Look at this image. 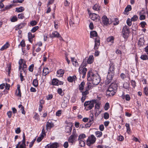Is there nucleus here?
<instances>
[{
  "label": "nucleus",
  "mask_w": 148,
  "mask_h": 148,
  "mask_svg": "<svg viewBox=\"0 0 148 148\" xmlns=\"http://www.w3.org/2000/svg\"><path fill=\"white\" fill-rule=\"evenodd\" d=\"M88 81H91L92 84L94 85H98L100 81V78L98 74H94L92 71H90L87 75Z\"/></svg>",
  "instance_id": "f257e3e1"
},
{
  "label": "nucleus",
  "mask_w": 148,
  "mask_h": 148,
  "mask_svg": "<svg viewBox=\"0 0 148 148\" xmlns=\"http://www.w3.org/2000/svg\"><path fill=\"white\" fill-rule=\"evenodd\" d=\"M118 86L115 83H112L106 91V96L108 97L112 96L115 94L117 89Z\"/></svg>",
  "instance_id": "f03ea898"
},
{
  "label": "nucleus",
  "mask_w": 148,
  "mask_h": 148,
  "mask_svg": "<svg viewBox=\"0 0 148 148\" xmlns=\"http://www.w3.org/2000/svg\"><path fill=\"white\" fill-rule=\"evenodd\" d=\"M85 62V61L82 62L79 69V72L81 75H82V77L83 78L85 77L87 71V69L85 68L86 66V65Z\"/></svg>",
  "instance_id": "7ed1b4c3"
},
{
  "label": "nucleus",
  "mask_w": 148,
  "mask_h": 148,
  "mask_svg": "<svg viewBox=\"0 0 148 148\" xmlns=\"http://www.w3.org/2000/svg\"><path fill=\"white\" fill-rule=\"evenodd\" d=\"M122 32L123 37L125 39H127L128 37L130 32L129 28L125 25L122 28Z\"/></svg>",
  "instance_id": "20e7f679"
},
{
  "label": "nucleus",
  "mask_w": 148,
  "mask_h": 148,
  "mask_svg": "<svg viewBox=\"0 0 148 148\" xmlns=\"http://www.w3.org/2000/svg\"><path fill=\"white\" fill-rule=\"evenodd\" d=\"M96 138L93 135H92L88 137L86 140V144L90 146L91 145L94 144L96 141Z\"/></svg>",
  "instance_id": "39448f33"
},
{
  "label": "nucleus",
  "mask_w": 148,
  "mask_h": 148,
  "mask_svg": "<svg viewBox=\"0 0 148 148\" xmlns=\"http://www.w3.org/2000/svg\"><path fill=\"white\" fill-rule=\"evenodd\" d=\"M109 68L108 74L114 76V74L115 64L113 63H110L109 64Z\"/></svg>",
  "instance_id": "423d86ee"
},
{
  "label": "nucleus",
  "mask_w": 148,
  "mask_h": 148,
  "mask_svg": "<svg viewBox=\"0 0 148 148\" xmlns=\"http://www.w3.org/2000/svg\"><path fill=\"white\" fill-rule=\"evenodd\" d=\"M94 57L92 55L90 56L88 58H86L84 59L83 60V62L84 61H86L85 64L86 65L88 64H91L93 62Z\"/></svg>",
  "instance_id": "0eeeda50"
},
{
  "label": "nucleus",
  "mask_w": 148,
  "mask_h": 148,
  "mask_svg": "<svg viewBox=\"0 0 148 148\" xmlns=\"http://www.w3.org/2000/svg\"><path fill=\"white\" fill-rule=\"evenodd\" d=\"M97 102V100L95 99L92 100L91 101V102L90 103L88 106L86 107L85 109L86 110H88L91 109L94 106V104Z\"/></svg>",
  "instance_id": "6e6552de"
},
{
  "label": "nucleus",
  "mask_w": 148,
  "mask_h": 148,
  "mask_svg": "<svg viewBox=\"0 0 148 148\" xmlns=\"http://www.w3.org/2000/svg\"><path fill=\"white\" fill-rule=\"evenodd\" d=\"M82 92V97L81 98V99L82 102L83 103L84 102L86 98V95L89 94V92L88 90H86L84 91L83 92L82 91V92Z\"/></svg>",
  "instance_id": "1a4fd4ad"
},
{
  "label": "nucleus",
  "mask_w": 148,
  "mask_h": 148,
  "mask_svg": "<svg viewBox=\"0 0 148 148\" xmlns=\"http://www.w3.org/2000/svg\"><path fill=\"white\" fill-rule=\"evenodd\" d=\"M91 19L93 21H97L100 19V17L98 15L95 13H93L90 15Z\"/></svg>",
  "instance_id": "9d476101"
},
{
  "label": "nucleus",
  "mask_w": 148,
  "mask_h": 148,
  "mask_svg": "<svg viewBox=\"0 0 148 148\" xmlns=\"http://www.w3.org/2000/svg\"><path fill=\"white\" fill-rule=\"evenodd\" d=\"M114 77L113 75L110 74H108L107 78L105 81V84L106 85H108L112 81V78Z\"/></svg>",
  "instance_id": "9b49d317"
},
{
  "label": "nucleus",
  "mask_w": 148,
  "mask_h": 148,
  "mask_svg": "<svg viewBox=\"0 0 148 148\" xmlns=\"http://www.w3.org/2000/svg\"><path fill=\"white\" fill-rule=\"evenodd\" d=\"M72 129V125L71 123H69L66 126L65 132L66 133H71Z\"/></svg>",
  "instance_id": "f8f14e48"
},
{
  "label": "nucleus",
  "mask_w": 148,
  "mask_h": 148,
  "mask_svg": "<svg viewBox=\"0 0 148 148\" xmlns=\"http://www.w3.org/2000/svg\"><path fill=\"white\" fill-rule=\"evenodd\" d=\"M95 44L94 46V49L96 51L98 49L100 45V40L98 37H97L95 40Z\"/></svg>",
  "instance_id": "ddd939ff"
},
{
  "label": "nucleus",
  "mask_w": 148,
  "mask_h": 148,
  "mask_svg": "<svg viewBox=\"0 0 148 148\" xmlns=\"http://www.w3.org/2000/svg\"><path fill=\"white\" fill-rule=\"evenodd\" d=\"M59 144L58 143H54L47 145L46 147L48 148H57Z\"/></svg>",
  "instance_id": "4468645a"
},
{
  "label": "nucleus",
  "mask_w": 148,
  "mask_h": 148,
  "mask_svg": "<svg viewBox=\"0 0 148 148\" xmlns=\"http://www.w3.org/2000/svg\"><path fill=\"white\" fill-rule=\"evenodd\" d=\"M25 62L23 59H20L18 62V64L19 65V70L20 72H22V69H21V68H23V65L24 63Z\"/></svg>",
  "instance_id": "2eb2a0df"
},
{
  "label": "nucleus",
  "mask_w": 148,
  "mask_h": 148,
  "mask_svg": "<svg viewBox=\"0 0 148 148\" xmlns=\"http://www.w3.org/2000/svg\"><path fill=\"white\" fill-rule=\"evenodd\" d=\"M64 73V70L62 69H60L57 71V75L58 77H62L63 76Z\"/></svg>",
  "instance_id": "dca6fc26"
},
{
  "label": "nucleus",
  "mask_w": 148,
  "mask_h": 148,
  "mask_svg": "<svg viewBox=\"0 0 148 148\" xmlns=\"http://www.w3.org/2000/svg\"><path fill=\"white\" fill-rule=\"evenodd\" d=\"M102 22L105 25H106L109 24V20L106 16H104L102 18Z\"/></svg>",
  "instance_id": "f3484780"
},
{
  "label": "nucleus",
  "mask_w": 148,
  "mask_h": 148,
  "mask_svg": "<svg viewBox=\"0 0 148 148\" xmlns=\"http://www.w3.org/2000/svg\"><path fill=\"white\" fill-rule=\"evenodd\" d=\"M68 81L70 82H72L73 81L75 82V80H76L77 78L76 76L73 75V76H69L67 78Z\"/></svg>",
  "instance_id": "a211bd4d"
},
{
  "label": "nucleus",
  "mask_w": 148,
  "mask_h": 148,
  "mask_svg": "<svg viewBox=\"0 0 148 148\" xmlns=\"http://www.w3.org/2000/svg\"><path fill=\"white\" fill-rule=\"evenodd\" d=\"M26 24L23 23H21L19 25L16 26L15 30H18L21 29L24 26L26 25Z\"/></svg>",
  "instance_id": "6ab92c4d"
},
{
  "label": "nucleus",
  "mask_w": 148,
  "mask_h": 148,
  "mask_svg": "<svg viewBox=\"0 0 148 148\" xmlns=\"http://www.w3.org/2000/svg\"><path fill=\"white\" fill-rule=\"evenodd\" d=\"M145 40L144 38H140L138 42V45L139 47H141L144 45Z\"/></svg>",
  "instance_id": "aec40b11"
},
{
  "label": "nucleus",
  "mask_w": 148,
  "mask_h": 148,
  "mask_svg": "<svg viewBox=\"0 0 148 148\" xmlns=\"http://www.w3.org/2000/svg\"><path fill=\"white\" fill-rule=\"evenodd\" d=\"M85 84V82L84 81H82L79 85V88L80 92H82V91H83L84 89Z\"/></svg>",
  "instance_id": "412c9836"
},
{
  "label": "nucleus",
  "mask_w": 148,
  "mask_h": 148,
  "mask_svg": "<svg viewBox=\"0 0 148 148\" xmlns=\"http://www.w3.org/2000/svg\"><path fill=\"white\" fill-rule=\"evenodd\" d=\"M54 126V124L53 123H52L51 122H50L49 121H48L46 124V129L47 130L48 129L50 130V129L52 127Z\"/></svg>",
  "instance_id": "4be33fe9"
},
{
  "label": "nucleus",
  "mask_w": 148,
  "mask_h": 148,
  "mask_svg": "<svg viewBox=\"0 0 148 148\" xmlns=\"http://www.w3.org/2000/svg\"><path fill=\"white\" fill-rule=\"evenodd\" d=\"M51 37H60V35L57 31L53 32L51 35Z\"/></svg>",
  "instance_id": "5701e85b"
},
{
  "label": "nucleus",
  "mask_w": 148,
  "mask_h": 148,
  "mask_svg": "<svg viewBox=\"0 0 148 148\" xmlns=\"http://www.w3.org/2000/svg\"><path fill=\"white\" fill-rule=\"evenodd\" d=\"M15 94L17 96L19 97H21V93L19 86L17 87V90H16V91L15 92Z\"/></svg>",
  "instance_id": "b1692460"
},
{
  "label": "nucleus",
  "mask_w": 148,
  "mask_h": 148,
  "mask_svg": "<svg viewBox=\"0 0 148 148\" xmlns=\"http://www.w3.org/2000/svg\"><path fill=\"white\" fill-rule=\"evenodd\" d=\"M33 118L36 122H38L40 120L39 116L38 114L36 112H34V116Z\"/></svg>",
  "instance_id": "393cba45"
},
{
  "label": "nucleus",
  "mask_w": 148,
  "mask_h": 148,
  "mask_svg": "<svg viewBox=\"0 0 148 148\" xmlns=\"http://www.w3.org/2000/svg\"><path fill=\"white\" fill-rule=\"evenodd\" d=\"M131 10L132 7L131 5H127L125 9L124 14H127V12Z\"/></svg>",
  "instance_id": "a878e982"
},
{
  "label": "nucleus",
  "mask_w": 148,
  "mask_h": 148,
  "mask_svg": "<svg viewBox=\"0 0 148 148\" xmlns=\"http://www.w3.org/2000/svg\"><path fill=\"white\" fill-rule=\"evenodd\" d=\"M92 85L91 83L87 82L85 87V89L88 90H89L92 88Z\"/></svg>",
  "instance_id": "bb28decb"
},
{
  "label": "nucleus",
  "mask_w": 148,
  "mask_h": 148,
  "mask_svg": "<svg viewBox=\"0 0 148 148\" xmlns=\"http://www.w3.org/2000/svg\"><path fill=\"white\" fill-rule=\"evenodd\" d=\"M49 71L48 68H44L43 70V75L46 76L49 73Z\"/></svg>",
  "instance_id": "cd10ccee"
},
{
  "label": "nucleus",
  "mask_w": 148,
  "mask_h": 148,
  "mask_svg": "<svg viewBox=\"0 0 148 148\" xmlns=\"http://www.w3.org/2000/svg\"><path fill=\"white\" fill-rule=\"evenodd\" d=\"M10 46L8 43L7 42L1 48L0 50L2 51L8 48Z\"/></svg>",
  "instance_id": "c85d7f7f"
},
{
  "label": "nucleus",
  "mask_w": 148,
  "mask_h": 148,
  "mask_svg": "<svg viewBox=\"0 0 148 148\" xmlns=\"http://www.w3.org/2000/svg\"><path fill=\"white\" fill-rule=\"evenodd\" d=\"M90 38L92 37H97V34L96 32L93 31L91 32L90 33Z\"/></svg>",
  "instance_id": "c756f323"
},
{
  "label": "nucleus",
  "mask_w": 148,
  "mask_h": 148,
  "mask_svg": "<svg viewBox=\"0 0 148 148\" xmlns=\"http://www.w3.org/2000/svg\"><path fill=\"white\" fill-rule=\"evenodd\" d=\"M59 80L57 79H53L52 82L53 85L58 86L59 85Z\"/></svg>",
  "instance_id": "7c9ffc66"
},
{
  "label": "nucleus",
  "mask_w": 148,
  "mask_h": 148,
  "mask_svg": "<svg viewBox=\"0 0 148 148\" xmlns=\"http://www.w3.org/2000/svg\"><path fill=\"white\" fill-rule=\"evenodd\" d=\"M28 38L29 41L31 42H32V38L34 37L32 36V34L31 32H29L28 33Z\"/></svg>",
  "instance_id": "2f4dec72"
},
{
  "label": "nucleus",
  "mask_w": 148,
  "mask_h": 148,
  "mask_svg": "<svg viewBox=\"0 0 148 148\" xmlns=\"http://www.w3.org/2000/svg\"><path fill=\"white\" fill-rule=\"evenodd\" d=\"M32 84L35 87H37L38 85V80L36 79L33 80L32 82Z\"/></svg>",
  "instance_id": "473e14b6"
},
{
  "label": "nucleus",
  "mask_w": 148,
  "mask_h": 148,
  "mask_svg": "<svg viewBox=\"0 0 148 148\" xmlns=\"http://www.w3.org/2000/svg\"><path fill=\"white\" fill-rule=\"evenodd\" d=\"M16 11L17 12H21L24 10V8L22 7H20L19 8H16Z\"/></svg>",
  "instance_id": "72a5a7b5"
},
{
  "label": "nucleus",
  "mask_w": 148,
  "mask_h": 148,
  "mask_svg": "<svg viewBox=\"0 0 148 148\" xmlns=\"http://www.w3.org/2000/svg\"><path fill=\"white\" fill-rule=\"evenodd\" d=\"M73 136L71 135L69 138V143H73L74 142L75 138L73 137Z\"/></svg>",
  "instance_id": "f704fd0d"
},
{
  "label": "nucleus",
  "mask_w": 148,
  "mask_h": 148,
  "mask_svg": "<svg viewBox=\"0 0 148 148\" xmlns=\"http://www.w3.org/2000/svg\"><path fill=\"white\" fill-rule=\"evenodd\" d=\"M86 136L84 134H80L78 138V140H83V139L86 138Z\"/></svg>",
  "instance_id": "c9c22d12"
},
{
  "label": "nucleus",
  "mask_w": 148,
  "mask_h": 148,
  "mask_svg": "<svg viewBox=\"0 0 148 148\" xmlns=\"http://www.w3.org/2000/svg\"><path fill=\"white\" fill-rule=\"evenodd\" d=\"M11 69V65L9 64L6 67V70L7 71V72L8 74L9 75L10 73V70Z\"/></svg>",
  "instance_id": "e433bc0d"
},
{
  "label": "nucleus",
  "mask_w": 148,
  "mask_h": 148,
  "mask_svg": "<svg viewBox=\"0 0 148 148\" xmlns=\"http://www.w3.org/2000/svg\"><path fill=\"white\" fill-rule=\"evenodd\" d=\"M114 40V38L112 36L109 37L107 38V41L108 42H113Z\"/></svg>",
  "instance_id": "4c0bfd02"
},
{
  "label": "nucleus",
  "mask_w": 148,
  "mask_h": 148,
  "mask_svg": "<svg viewBox=\"0 0 148 148\" xmlns=\"http://www.w3.org/2000/svg\"><path fill=\"white\" fill-rule=\"evenodd\" d=\"M140 58L143 60H148V56L146 55H142L140 56Z\"/></svg>",
  "instance_id": "58836bf2"
},
{
  "label": "nucleus",
  "mask_w": 148,
  "mask_h": 148,
  "mask_svg": "<svg viewBox=\"0 0 148 148\" xmlns=\"http://www.w3.org/2000/svg\"><path fill=\"white\" fill-rule=\"evenodd\" d=\"M95 134L97 137H101L102 134V132L100 131H96L95 132Z\"/></svg>",
  "instance_id": "ea45409f"
},
{
  "label": "nucleus",
  "mask_w": 148,
  "mask_h": 148,
  "mask_svg": "<svg viewBox=\"0 0 148 148\" xmlns=\"http://www.w3.org/2000/svg\"><path fill=\"white\" fill-rule=\"evenodd\" d=\"M75 131V129H73L72 134L71 135L75 139H76L77 136V135Z\"/></svg>",
  "instance_id": "a19ab883"
},
{
  "label": "nucleus",
  "mask_w": 148,
  "mask_h": 148,
  "mask_svg": "<svg viewBox=\"0 0 148 148\" xmlns=\"http://www.w3.org/2000/svg\"><path fill=\"white\" fill-rule=\"evenodd\" d=\"M123 88L125 89H128L130 87V85L129 83L125 82L123 84Z\"/></svg>",
  "instance_id": "79ce46f5"
},
{
  "label": "nucleus",
  "mask_w": 148,
  "mask_h": 148,
  "mask_svg": "<svg viewBox=\"0 0 148 148\" xmlns=\"http://www.w3.org/2000/svg\"><path fill=\"white\" fill-rule=\"evenodd\" d=\"M138 19V16L136 15H134L133 17L131 18V20L132 21H136Z\"/></svg>",
  "instance_id": "37998d69"
},
{
  "label": "nucleus",
  "mask_w": 148,
  "mask_h": 148,
  "mask_svg": "<svg viewBox=\"0 0 148 148\" xmlns=\"http://www.w3.org/2000/svg\"><path fill=\"white\" fill-rule=\"evenodd\" d=\"M23 139L22 141V144H22L23 145H24L26 146V145L25 144V133L24 132L23 133Z\"/></svg>",
  "instance_id": "c03bdc74"
},
{
  "label": "nucleus",
  "mask_w": 148,
  "mask_h": 148,
  "mask_svg": "<svg viewBox=\"0 0 148 148\" xmlns=\"http://www.w3.org/2000/svg\"><path fill=\"white\" fill-rule=\"evenodd\" d=\"M85 143L83 140H79V146L82 147L85 146Z\"/></svg>",
  "instance_id": "a18cd8bd"
},
{
  "label": "nucleus",
  "mask_w": 148,
  "mask_h": 148,
  "mask_svg": "<svg viewBox=\"0 0 148 148\" xmlns=\"http://www.w3.org/2000/svg\"><path fill=\"white\" fill-rule=\"evenodd\" d=\"M132 21L130 18H128L127 20V24L129 26H130L132 24Z\"/></svg>",
  "instance_id": "49530a36"
},
{
  "label": "nucleus",
  "mask_w": 148,
  "mask_h": 148,
  "mask_svg": "<svg viewBox=\"0 0 148 148\" xmlns=\"http://www.w3.org/2000/svg\"><path fill=\"white\" fill-rule=\"evenodd\" d=\"M21 69H22V71H23L24 72L25 71V70H27V66L26 64V62L24 63L23 65V68H21Z\"/></svg>",
  "instance_id": "de8ad7c7"
},
{
  "label": "nucleus",
  "mask_w": 148,
  "mask_h": 148,
  "mask_svg": "<svg viewBox=\"0 0 148 148\" xmlns=\"http://www.w3.org/2000/svg\"><path fill=\"white\" fill-rule=\"evenodd\" d=\"M34 65L33 64H32L30 65L28 68V70L30 72H32L34 69Z\"/></svg>",
  "instance_id": "09e8293b"
},
{
  "label": "nucleus",
  "mask_w": 148,
  "mask_h": 148,
  "mask_svg": "<svg viewBox=\"0 0 148 148\" xmlns=\"http://www.w3.org/2000/svg\"><path fill=\"white\" fill-rule=\"evenodd\" d=\"M39 27L38 26H36L33 27L31 30L32 32L34 33L35 32L37 29H38Z\"/></svg>",
  "instance_id": "8fccbe9b"
},
{
  "label": "nucleus",
  "mask_w": 148,
  "mask_h": 148,
  "mask_svg": "<svg viewBox=\"0 0 148 148\" xmlns=\"http://www.w3.org/2000/svg\"><path fill=\"white\" fill-rule=\"evenodd\" d=\"M93 9L94 10L98 11L99 10V6L97 4H96L93 6Z\"/></svg>",
  "instance_id": "3c124183"
},
{
  "label": "nucleus",
  "mask_w": 148,
  "mask_h": 148,
  "mask_svg": "<svg viewBox=\"0 0 148 148\" xmlns=\"http://www.w3.org/2000/svg\"><path fill=\"white\" fill-rule=\"evenodd\" d=\"M144 92L146 96H148V87H145L144 88Z\"/></svg>",
  "instance_id": "603ef678"
},
{
  "label": "nucleus",
  "mask_w": 148,
  "mask_h": 148,
  "mask_svg": "<svg viewBox=\"0 0 148 148\" xmlns=\"http://www.w3.org/2000/svg\"><path fill=\"white\" fill-rule=\"evenodd\" d=\"M109 117V114L108 112H105L104 114V118L106 119H108Z\"/></svg>",
  "instance_id": "864d4df0"
},
{
  "label": "nucleus",
  "mask_w": 148,
  "mask_h": 148,
  "mask_svg": "<svg viewBox=\"0 0 148 148\" xmlns=\"http://www.w3.org/2000/svg\"><path fill=\"white\" fill-rule=\"evenodd\" d=\"M17 20V18L16 16H13L11 19V21L12 22H15Z\"/></svg>",
  "instance_id": "5fc2aeb1"
},
{
  "label": "nucleus",
  "mask_w": 148,
  "mask_h": 148,
  "mask_svg": "<svg viewBox=\"0 0 148 148\" xmlns=\"http://www.w3.org/2000/svg\"><path fill=\"white\" fill-rule=\"evenodd\" d=\"M110 108L109 103H106L104 106V109L106 110H107L108 109Z\"/></svg>",
  "instance_id": "6e6d98bb"
},
{
  "label": "nucleus",
  "mask_w": 148,
  "mask_h": 148,
  "mask_svg": "<svg viewBox=\"0 0 148 148\" xmlns=\"http://www.w3.org/2000/svg\"><path fill=\"white\" fill-rule=\"evenodd\" d=\"M44 137L43 135H41V136L40 137H38L37 140V141L38 142H40L43 139Z\"/></svg>",
  "instance_id": "4d7b16f0"
},
{
  "label": "nucleus",
  "mask_w": 148,
  "mask_h": 148,
  "mask_svg": "<svg viewBox=\"0 0 148 148\" xmlns=\"http://www.w3.org/2000/svg\"><path fill=\"white\" fill-rule=\"evenodd\" d=\"M54 24V27L56 29H57L58 28V23L56 21H54L53 22Z\"/></svg>",
  "instance_id": "13d9d810"
},
{
  "label": "nucleus",
  "mask_w": 148,
  "mask_h": 148,
  "mask_svg": "<svg viewBox=\"0 0 148 148\" xmlns=\"http://www.w3.org/2000/svg\"><path fill=\"white\" fill-rule=\"evenodd\" d=\"M91 102V101H86L85 102L84 104V107H87L88 106V105Z\"/></svg>",
  "instance_id": "bf43d9fd"
},
{
  "label": "nucleus",
  "mask_w": 148,
  "mask_h": 148,
  "mask_svg": "<svg viewBox=\"0 0 148 148\" xmlns=\"http://www.w3.org/2000/svg\"><path fill=\"white\" fill-rule=\"evenodd\" d=\"M125 126L126 127L127 131L130 132V125L129 124L126 123L125 124Z\"/></svg>",
  "instance_id": "052dcab7"
},
{
  "label": "nucleus",
  "mask_w": 148,
  "mask_h": 148,
  "mask_svg": "<svg viewBox=\"0 0 148 148\" xmlns=\"http://www.w3.org/2000/svg\"><path fill=\"white\" fill-rule=\"evenodd\" d=\"M24 1V0H14L13 2L14 3H22Z\"/></svg>",
  "instance_id": "680f3d73"
},
{
  "label": "nucleus",
  "mask_w": 148,
  "mask_h": 148,
  "mask_svg": "<svg viewBox=\"0 0 148 148\" xmlns=\"http://www.w3.org/2000/svg\"><path fill=\"white\" fill-rule=\"evenodd\" d=\"M131 84L133 87L134 88L136 86V83L135 81L132 80L131 81Z\"/></svg>",
  "instance_id": "e2e57ef3"
},
{
  "label": "nucleus",
  "mask_w": 148,
  "mask_h": 148,
  "mask_svg": "<svg viewBox=\"0 0 148 148\" xmlns=\"http://www.w3.org/2000/svg\"><path fill=\"white\" fill-rule=\"evenodd\" d=\"M37 23L36 21L34 20L30 22V23L31 25L32 26H33L36 25Z\"/></svg>",
  "instance_id": "0e129e2a"
},
{
  "label": "nucleus",
  "mask_w": 148,
  "mask_h": 148,
  "mask_svg": "<svg viewBox=\"0 0 148 148\" xmlns=\"http://www.w3.org/2000/svg\"><path fill=\"white\" fill-rule=\"evenodd\" d=\"M140 24L141 25V26L142 28H144L145 27V25H146V23L145 21H143L141 22Z\"/></svg>",
  "instance_id": "69168bd1"
},
{
  "label": "nucleus",
  "mask_w": 148,
  "mask_h": 148,
  "mask_svg": "<svg viewBox=\"0 0 148 148\" xmlns=\"http://www.w3.org/2000/svg\"><path fill=\"white\" fill-rule=\"evenodd\" d=\"M21 45L22 47H25V41L23 40H22L20 42L19 46Z\"/></svg>",
  "instance_id": "338daca9"
},
{
  "label": "nucleus",
  "mask_w": 148,
  "mask_h": 148,
  "mask_svg": "<svg viewBox=\"0 0 148 148\" xmlns=\"http://www.w3.org/2000/svg\"><path fill=\"white\" fill-rule=\"evenodd\" d=\"M62 111L61 110H58L56 112V116H60L62 113L61 112Z\"/></svg>",
  "instance_id": "774afa93"
}]
</instances>
